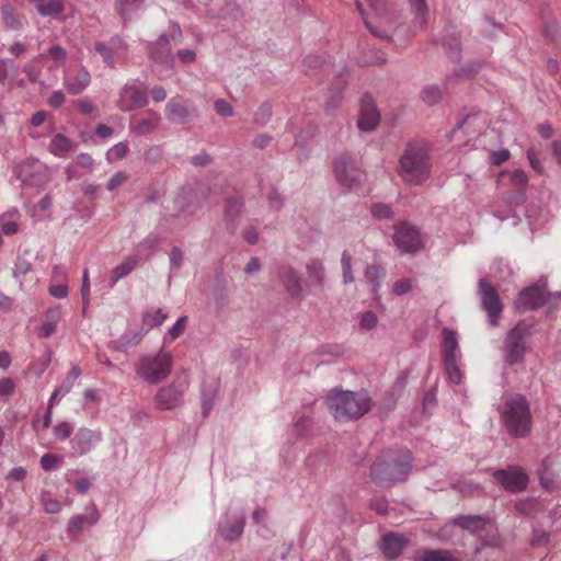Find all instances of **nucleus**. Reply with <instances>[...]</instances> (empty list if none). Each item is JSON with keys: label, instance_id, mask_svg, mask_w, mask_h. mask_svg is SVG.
<instances>
[{"label": "nucleus", "instance_id": "f257e3e1", "mask_svg": "<svg viewBox=\"0 0 561 561\" xmlns=\"http://www.w3.org/2000/svg\"><path fill=\"white\" fill-rule=\"evenodd\" d=\"M413 457L409 450L386 451L370 467V478L380 486H390L407 480Z\"/></svg>", "mask_w": 561, "mask_h": 561}, {"label": "nucleus", "instance_id": "f03ea898", "mask_svg": "<svg viewBox=\"0 0 561 561\" xmlns=\"http://www.w3.org/2000/svg\"><path fill=\"white\" fill-rule=\"evenodd\" d=\"M325 403L337 421H356L371 408L366 391H351L334 388L325 397Z\"/></svg>", "mask_w": 561, "mask_h": 561}, {"label": "nucleus", "instance_id": "7ed1b4c3", "mask_svg": "<svg viewBox=\"0 0 561 561\" xmlns=\"http://www.w3.org/2000/svg\"><path fill=\"white\" fill-rule=\"evenodd\" d=\"M432 171V158L425 144H409L399 161V174L411 185L424 183Z\"/></svg>", "mask_w": 561, "mask_h": 561}, {"label": "nucleus", "instance_id": "20e7f679", "mask_svg": "<svg viewBox=\"0 0 561 561\" xmlns=\"http://www.w3.org/2000/svg\"><path fill=\"white\" fill-rule=\"evenodd\" d=\"M172 367L173 356L161 348L156 354L141 356L135 366V373L144 382L158 385L170 376Z\"/></svg>", "mask_w": 561, "mask_h": 561}, {"label": "nucleus", "instance_id": "39448f33", "mask_svg": "<svg viewBox=\"0 0 561 561\" xmlns=\"http://www.w3.org/2000/svg\"><path fill=\"white\" fill-rule=\"evenodd\" d=\"M503 423L512 437H525L530 432L531 414L523 396H515L505 402Z\"/></svg>", "mask_w": 561, "mask_h": 561}, {"label": "nucleus", "instance_id": "423d86ee", "mask_svg": "<svg viewBox=\"0 0 561 561\" xmlns=\"http://www.w3.org/2000/svg\"><path fill=\"white\" fill-rule=\"evenodd\" d=\"M529 335L530 325L525 321L518 322L507 332L503 342V359L507 365L513 366L524 360L528 351Z\"/></svg>", "mask_w": 561, "mask_h": 561}, {"label": "nucleus", "instance_id": "0eeeda50", "mask_svg": "<svg viewBox=\"0 0 561 561\" xmlns=\"http://www.w3.org/2000/svg\"><path fill=\"white\" fill-rule=\"evenodd\" d=\"M547 286V278L541 276L537 284L523 289L515 301L516 308L519 311H527L538 309L549 301L557 302L561 297V293H545Z\"/></svg>", "mask_w": 561, "mask_h": 561}, {"label": "nucleus", "instance_id": "6e6552de", "mask_svg": "<svg viewBox=\"0 0 561 561\" xmlns=\"http://www.w3.org/2000/svg\"><path fill=\"white\" fill-rule=\"evenodd\" d=\"M15 174L22 186L43 187L50 181L49 169L35 158H28L16 165Z\"/></svg>", "mask_w": 561, "mask_h": 561}, {"label": "nucleus", "instance_id": "1a4fd4ad", "mask_svg": "<svg viewBox=\"0 0 561 561\" xmlns=\"http://www.w3.org/2000/svg\"><path fill=\"white\" fill-rule=\"evenodd\" d=\"M333 169L336 181L345 187L352 188L362 181L363 172L355 154L347 152L339 156L334 160Z\"/></svg>", "mask_w": 561, "mask_h": 561}, {"label": "nucleus", "instance_id": "9d476101", "mask_svg": "<svg viewBox=\"0 0 561 561\" xmlns=\"http://www.w3.org/2000/svg\"><path fill=\"white\" fill-rule=\"evenodd\" d=\"M393 242L401 253L414 254L424 247L420 229L408 221L399 222L393 227Z\"/></svg>", "mask_w": 561, "mask_h": 561}, {"label": "nucleus", "instance_id": "9b49d317", "mask_svg": "<svg viewBox=\"0 0 561 561\" xmlns=\"http://www.w3.org/2000/svg\"><path fill=\"white\" fill-rule=\"evenodd\" d=\"M148 104L147 87L139 80H129L119 91L116 106L122 112H131Z\"/></svg>", "mask_w": 561, "mask_h": 561}, {"label": "nucleus", "instance_id": "f8f14e48", "mask_svg": "<svg viewBox=\"0 0 561 561\" xmlns=\"http://www.w3.org/2000/svg\"><path fill=\"white\" fill-rule=\"evenodd\" d=\"M245 514L242 510H227L218 523V534L226 541H237L243 534Z\"/></svg>", "mask_w": 561, "mask_h": 561}, {"label": "nucleus", "instance_id": "ddd939ff", "mask_svg": "<svg viewBox=\"0 0 561 561\" xmlns=\"http://www.w3.org/2000/svg\"><path fill=\"white\" fill-rule=\"evenodd\" d=\"M479 295L483 310L486 312L489 322L492 327L497 324L503 306L494 286L484 278L479 280Z\"/></svg>", "mask_w": 561, "mask_h": 561}, {"label": "nucleus", "instance_id": "4468645a", "mask_svg": "<svg viewBox=\"0 0 561 561\" xmlns=\"http://www.w3.org/2000/svg\"><path fill=\"white\" fill-rule=\"evenodd\" d=\"M103 439L101 430L81 427L70 439L71 455L81 457L90 453Z\"/></svg>", "mask_w": 561, "mask_h": 561}, {"label": "nucleus", "instance_id": "2eb2a0df", "mask_svg": "<svg viewBox=\"0 0 561 561\" xmlns=\"http://www.w3.org/2000/svg\"><path fill=\"white\" fill-rule=\"evenodd\" d=\"M493 478L503 489L511 493L522 492L528 485L527 474L518 468L495 470Z\"/></svg>", "mask_w": 561, "mask_h": 561}, {"label": "nucleus", "instance_id": "dca6fc26", "mask_svg": "<svg viewBox=\"0 0 561 561\" xmlns=\"http://www.w3.org/2000/svg\"><path fill=\"white\" fill-rule=\"evenodd\" d=\"M186 389L187 385L185 383H171L160 388L154 396L157 408L160 410L176 409L182 404Z\"/></svg>", "mask_w": 561, "mask_h": 561}, {"label": "nucleus", "instance_id": "f3484780", "mask_svg": "<svg viewBox=\"0 0 561 561\" xmlns=\"http://www.w3.org/2000/svg\"><path fill=\"white\" fill-rule=\"evenodd\" d=\"M380 122V113L376 107L375 101L370 95H364L360 100L359 116L357 127L362 131L374 130Z\"/></svg>", "mask_w": 561, "mask_h": 561}, {"label": "nucleus", "instance_id": "a211bd4d", "mask_svg": "<svg viewBox=\"0 0 561 561\" xmlns=\"http://www.w3.org/2000/svg\"><path fill=\"white\" fill-rule=\"evenodd\" d=\"M306 285L310 291L323 290L327 282V271L321 259L311 257L306 262Z\"/></svg>", "mask_w": 561, "mask_h": 561}, {"label": "nucleus", "instance_id": "6ab92c4d", "mask_svg": "<svg viewBox=\"0 0 561 561\" xmlns=\"http://www.w3.org/2000/svg\"><path fill=\"white\" fill-rule=\"evenodd\" d=\"M160 122L161 115L158 112L153 110H147L140 117H133L130 119L129 130L137 136H145L154 131L158 128Z\"/></svg>", "mask_w": 561, "mask_h": 561}, {"label": "nucleus", "instance_id": "aec40b11", "mask_svg": "<svg viewBox=\"0 0 561 561\" xmlns=\"http://www.w3.org/2000/svg\"><path fill=\"white\" fill-rule=\"evenodd\" d=\"M151 59L168 70L174 68V57L170 47V39L165 34L159 36L156 43L150 48Z\"/></svg>", "mask_w": 561, "mask_h": 561}, {"label": "nucleus", "instance_id": "412c9836", "mask_svg": "<svg viewBox=\"0 0 561 561\" xmlns=\"http://www.w3.org/2000/svg\"><path fill=\"white\" fill-rule=\"evenodd\" d=\"M277 276L286 288L288 295L293 299L301 300V279L296 270L288 264L280 265L277 271Z\"/></svg>", "mask_w": 561, "mask_h": 561}, {"label": "nucleus", "instance_id": "4be33fe9", "mask_svg": "<svg viewBox=\"0 0 561 561\" xmlns=\"http://www.w3.org/2000/svg\"><path fill=\"white\" fill-rule=\"evenodd\" d=\"M490 522L491 518L483 515H459L450 518L448 524L458 526L472 535H480Z\"/></svg>", "mask_w": 561, "mask_h": 561}, {"label": "nucleus", "instance_id": "5701e85b", "mask_svg": "<svg viewBox=\"0 0 561 561\" xmlns=\"http://www.w3.org/2000/svg\"><path fill=\"white\" fill-rule=\"evenodd\" d=\"M409 541L410 540L404 535L391 531L381 537L379 547L388 559H396L409 545Z\"/></svg>", "mask_w": 561, "mask_h": 561}, {"label": "nucleus", "instance_id": "b1692460", "mask_svg": "<svg viewBox=\"0 0 561 561\" xmlns=\"http://www.w3.org/2000/svg\"><path fill=\"white\" fill-rule=\"evenodd\" d=\"M91 83V76L88 69L81 66L75 73L64 78V85L71 95L81 94Z\"/></svg>", "mask_w": 561, "mask_h": 561}, {"label": "nucleus", "instance_id": "393cba45", "mask_svg": "<svg viewBox=\"0 0 561 561\" xmlns=\"http://www.w3.org/2000/svg\"><path fill=\"white\" fill-rule=\"evenodd\" d=\"M191 111L180 95L171 98L165 105V117L172 124H184L190 119Z\"/></svg>", "mask_w": 561, "mask_h": 561}, {"label": "nucleus", "instance_id": "a878e982", "mask_svg": "<svg viewBox=\"0 0 561 561\" xmlns=\"http://www.w3.org/2000/svg\"><path fill=\"white\" fill-rule=\"evenodd\" d=\"M243 207L244 201L241 196H231L226 199L224 217L228 229L236 230Z\"/></svg>", "mask_w": 561, "mask_h": 561}, {"label": "nucleus", "instance_id": "bb28decb", "mask_svg": "<svg viewBox=\"0 0 561 561\" xmlns=\"http://www.w3.org/2000/svg\"><path fill=\"white\" fill-rule=\"evenodd\" d=\"M147 333L148 329L145 328L137 331H126L118 339L113 340L110 347L117 352H126L128 348L138 345Z\"/></svg>", "mask_w": 561, "mask_h": 561}, {"label": "nucleus", "instance_id": "cd10ccee", "mask_svg": "<svg viewBox=\"0 0 561 561\" xmlns=\"http://www.w3.org/2000/svg\"><path fill=\"white\" fill-rule=\"evenodd\" d=\"M145 0H115L114 9L126 26L133 18L142 9Z\"/></svg>", "mask_w": 561, "mask_h": 561}, {"label": "nucleus", "instance_id": "c85d7f7f", "mask_svg": "<svg viewBox=\"0 0 561 561\" xmlns=\"http://www.w3.org/2000/svg\"><path fill=\"white\" fill-rule=\"evenodd\" d=\"M100 519V514L95 507V505H92L85 514L83 515H75L70 518L67 527V531L69 534L76 535L79 534L83 525L87 524L89 526L95 525Z\"/></svg>", "mask_w": 561, "mask_h": 561}, {"label": "nucleus", "instance_id": "c756f323", "mask_svg": "<svg viewBox=\"0 0 561 561\" xmlns=\"http://www.w3.org/2000/svg\"><path fill=\"white\" fill-rule=\"evenodd\" d=\"M442 335H443V358L444 359L460 358L461 353L459 350L457 332L451 329L444 328Z\"/></svg>", "mask_w": 561, "mask_h": 561}, {"label": "nucleus", "instance_id": "7c9ffc66", "mask_svg": "<svg viewBox=\"0 0 561 561\" xmlns=\"http://www.w3.org/2000/svg\"><path fill=\"white\" fill-rule=\"evenodd\" d=\"M412 559L413 561H460L450 551L443 549L416 550Z\"/></svg>", "mask_w": 561, "mask_h": 561}, {"label": "nucleus", "instance_id": "2f4dec72", "mask_svg": "<svg viewBox=\"0 0 561 561\" xmlns=\"http://www.w3.org/2000/svg\"><path fill=\"white\" fill-rule=\"evenodd\" d=\"M364 276L366 279V283L371 288V293L374 297L376 298L378 296V291L381 287V282L386 276V270L381 265H367L364 272Z\"/></svg>", "mask_w": 561, "mask_h": 561}, {"label": "nucleus", "instance_id": "473e14b6", "mask_svg": "<svg viewBox=\"0 0 561 561\" xmlns=\"http://www.w3.org/2000/svg\"><path fill=\"white\" fill-rule=\"evenodd\" d=\"M42 16L58 18L65 11L64 0H33Z\"/></svg>", "mask_w": 561, "mask_h": 561}, {"label": "nucleus", "instance_id": "72a5a7b5", "mask_svg": "<svg viewBox=\"0 0 561 561\" xmlns=\"http://www.w3.org/2000/svg\"><path fill=\"white\" fill-rule=\"evenodd\" d=\"M501 543V539L499 536V531L495 527H493L492 523L490 522V525L485 527V530H483L476 543V552L480 551L483 548H495L499 547Z\"/></svg>", "mask_w": 561, "mask_h": 561}, {"label": "nucleus", "instance_id": "f704fd0d", "mask_svg": "<svg viewBox=\"0 0 561 561\" xmlns=\"http://www.w3.org/2000/svg\"><path fill=\"white\" fill-rule=\"evenodd\" d=\"M137 264L138 259L136 256H128L125 259L121 264L113 268L110 278V286L113 287L118 280L130 274L136 268Z\"/></svg>", "mask_w": 561, "mask_h": 561}, {"label": "nucleus", "instance_id": "c9c22d12", "mask_svg": "<svg viewBox=\"0 0 561 561\" xmlns=\"http://www.w3.org/2000/svg\"><path fill=\"white\" fill-rule=\"evenodd\" d=\"M61 318V312L59 308H50L46 311L45 322L39 328L38 334L41 337H49L56 332V325Z\"/></svg>", "mask_w": 561, "mask_h": 561}, {"label": "nucleus", "instance_id": "e433bc0d", "mask_svg": "<svg viewBox=\"0 0 561 561\" xmlns=\"http://www.w3.org/2000/svg\"><path fill=\"white\" fill-rule=\"evenodd\" d=\"M1 13L3 23L8 28L19 31L23 27V16L19 14L12 5L3 4L1 7Z\"/></svg>", "mask_w": 561, "mask_h": 561}, {"label": "nucleus", "instance_id": "4c0bfd02", "mask_svg": "<svg viewBox=\"0 0 561 561\" xmlns=\"http://www.w3.org/2000/svg\"><path fill=\"white\" fill-rule=\"evenodd\" d=\"M72 140L62 134H56L48 146V151L56 156L61 157L72 148Z\"/></svg>", "mask_w": 561, "mask_h": 561}, {"label": "nucleus", "instance_id": "58836bf2", "mask_svg": "<svg viewBox=\"0 0 561 561\" xmlns=\"http://www.w3.org/2000/svg\"><path fill=\"white\" fill-rule=\"evenodd\" d=\"M311 424L312 422L308 416L301 415L298 419H296L287 434L288 440L295 442L300 437L305 436L309 432Z\"/></svg>", "mask_w": 561, "mask_h": 561}, {"label": "nucleus", "instance_id": "ea45409f", "mask_svg": "<svg viewBox=\"0 0 561 561\" xmlns=\"http://www.w3.org/2000/svg\"><path fill=\"white\" fill-rule=\"evenodd\" d=\"M168 319V312L162 309L148 310L142 312V323L141 328L148 329V331L152 328L161 325Z\"/></svg>", "mask_w": 561, "mask_h": 561}, {"label": "nucleus", "instance_id": "a19ab883", "mask_svg": "<svg viewBox=\"0 0 561 561\" xmlns=\"http://www.w3.org/2000/svg\"><path fill=\"white\" fill-rule=\"evenodd\" d=\"M18 217L19 211L16 209H12L0 216L1 230L5 236H13L19 231V225L16 222Z\"/></svg>", "mask_w": 561, "mask_h": 561}, {"label": "nucleus", "instance_id": "79ce46f5", "mask_svg": "<svg viewBox=\"0 0 561 561\" xmlns=\"http://www.w3.org/2000/svg\"><path fill=\"white\" fill-rule=\"evenodd\" d=\"M412 9L415 11L414 26L422 30L426 24L428 13L425 0H409Z\"/></svg>", "mask_w": 561, "mask_h": 561}, {"label": "nucleus", "instance_id": "37998d69", "mask_svg": "<svg viewBox=\"0 0 561 561\" xmlns=\"http://www.w3.org/2000/svg\"><path fill=\"white\" fill-rule=\"evenodd\" d=\"M51 357H53V353L50 350H46L45 353L38 357L37 359L33 360L31 364H30V371L35 376V377H41L45 370L48 368L50 362H51Z\"/></svg>", "mask_w": 561, "mask_h": 561}, {"label": "nucleus", "instance_id": "c03bdc74", "mask_svg": "<svg viewBox=\"0 0 561 561\" xmlns=\"http://www.w3.org/2000/svg\"><path fill=\"white\" fill-rule=\"evenodd\" d=\"M460 358L444 359L445 373L450 383L459 385L461 382V370L459 367Z\"/></svg>", "mask_w": 561, "mask_h": 561}, {"label": "nucleus", "instance_id": "a18cd8bd", "mask_svg": "<svg viewBox=\"0 0 561 561\" xmlns=\"http://www.w3.org/2000/svg\"><path fill=\"white\" fill-rule=\"evenodd\" d=\"M342 266V283L350 285L354 282V274L352 268V255L347 251H343L341 255Z\"/></svg>", "mask_w": 561, "mask_h": 561}, {"label": "nucleus", "instance_id": "49530a36", "mask_svg": "<svg viewBox=\"0 0 561 561\" xmlns=\"http://www.w3.org/2000/svg\"><path fill=\"white\" fill-rule=\"evenodd\" d=\"M420 96L424 103L432 106L442 100L443 93L437 85H427L421 91Z\"/></svg>", "mask_w": 561, "mask_h": 561}, {"label": "nucleus", "instance_id": "de8ad7c7", "mask_svg": "<svg viewBox=\"0 0 561 561\" xmlns=\"http://www.w3.org/2000/svg\"><path fill=\"white\" fill-rule=\"evenodd\" d=\"M272 105L268 102L262 103L254 113L253 121L260 126L266 125L272 117Z\"/></svg>", "mask_w": 561, "mask_h": 561}, {"label": "nucleus", "instance_id": "09e8293b", "mask_svg": "<svg viewBox=\"0 0 561 561\" xmlns=\"http://www.w3.org/2000/svg\"><path fill=\"white\" fill-rule=\"evenodd\" d=\"M46 57L53 59L54 61H56L57 64L60 62V61H64L67 57V51L66 49H64L61 46L59 45H51L48 50H47V55L45 54H39L36 58V60L38 61H43L46 59Z\"/></svg>", "mask_w": 561, "mask_h": 561}, {"label": "nucleus", "instance_id": "8fccbe9b", "mask_svg": "<svg viewBox=\"0 0 561 561\" xmlns=\"http://www.w3.org/2000/svg\"><path fill=\"white\" fill-rule=\"evenodd\" d=\"M95 50L102 56L103 58V61L111 68H114L115 67V58L116 55L115 53L112 50L111 47H108L107 44L105 43H98L95 45Z\"/></svg>", "mask_w": 561, "mask_h": 561}, {"label": "nucleus", "instance_id": "3c124183", "mask_svg": "<svg viewBox=\"0 0 561 561\" xmlns=\"http://www.w3.org/2000/svg\"><path fill=\"white\" fill-rule=\"evenodd\" d=\"M72 388V385L64 380V382L53 391L48 400V405L53 407L57 404L66 394L70 392Z\"/></svg>", "mask_w": 561, "mask_h": 561}, {"label": "nucleus", "instance_id": "603ef678", "mask_svg": "<svg viewBox=\"0 0 561 561\" xmlns=\"http://www.w3.org/2000/svg\"><path fill=\"white\" fill-rule=\"evenodd\" d=\"M378 323V318L376 313L371 310H367L360 314L359 319V329L363 331H369L376 328Z\"/></svg>", "mask_w": 561, "mask_h": 561}, {"label": "nucleus", "instance_id": "864d4df0", "mask_svg": "<svg viewBox=\"0 0 561 561\" xmlns=\"http://www.w3.org/2000/svg\"><path fill=\"white\" fill-rule=\"evenodd\" d=\"M62 457L54 454H44L41 458V467L45 471H53L61 463Z\"/></svg>", "mask_w": 561, "mask_h": 561}, {"label": "nucleus", "instance_id": "5fc2aeb1", "mask_svg": "<svg viewBox=\"0 0 561 561\" xmlns=\"http://www.w3.org/2000/svg\"><path fill=\"white\" fill-rule=\"evenodd\" d=\"M73 426L68 422H60L53 427V434L57 440H66L70 437Z\"/></svg>", "mask_w": 561, "mask_h": 561}, {"label": "nucleus", "instance_id": "6e6d98bb", "mask_svg": "<svg viewBox=\"0 0 561 561\" xmlns=\"http://www.w3.org/2000/svg\"><path fill=\"white\" fill-rule=\"evenodd\" d=\"M371 214L377 219H391L393 211L391 207L383 203H377L371 206Z\"/></svg>", "mask_w": 561, "mask_h": 561}, {"label": "nucleus", "instance_id": "4d7b16f0", "mask_svg": "<svg viewBox=\"0 0 561 561\" xmlns=\"http://www.w3.org/2000/svg\"><path fill=\"white\" fill-rule=\"evenodd\" d=\"M128 153V145L124 141H119L115 144L108 151H107V159L108 160H121L124 159Z\"/></svg>", "mask_w": 561, "mask_h": 561}, {"label": "nucleus", "instance_id": "13d9d810", "mask_svg": "<svg viewBox=\"0 0 561 561\" xmlns=\"http://www.w3.org/2000/svg\"><path fill=\"white\" fill-rule=\"evenodd\" d=\"M160 240L161 236L158 232L152 231L139 242L137 249L139 251L151 250L160 242Z\"/></svg>", "mask_w": 561, "mask_h": 561}, {"label": "nucleus", "instance_id": "bf43d9fd", "mask_svg": "<svg viewBox=\"0 0 561 561\" xmlns=\"http://www.w3.org/2000/svg\"><path fill=\"white\" fill-rule=\"evenodd\" d=\"M170 268L171 271H178L182 267L184 255L180 248L173 247L169 252Z\"/></svg>", "mask_w": 561, "mask_h": 561}, {"label": "nucleus", "instance_id": "052dcab7", "mask_svg": "<svg viewBox=\"0 0 561 561\" xmlns=\"http://www.w3.org/2000/svg\"><path fill=\"white\" fill-rule=\"evenodd\" d=\"M214 110L216 111V113L218 115L224 116V117H231L234 115L233 107L225 99H217L214 102Z\"/></svg>", "mask_w": 561, "mask_h": 561}, {"label": "nucleus", "instance_id": "680f3d73", "mask_svg": "<svg viewBox=\"0 0 561 561\" xmlns=\"http://www.w3.org/2000/svg\"><path fill=\"white\" fill-rule=\"evenodd\" d=\"M186 322H187L186 316L180 317L176 320V322L169 329L168 336L171 340H175V339L180 337L185 331Z\"/></svg>", "mask_w": 561, "mask_h": 561}, {"label": "nucleus", "instance_id": "e2e57ef3", "mask_svg": "<svg viewBox=\"0 0 561 561\" xmlns=\"http://www.w3.org/2000/svg\"><path fill=\"white\" fill-rule=\"evenodd\" d=\"M31 263L24 257L19 256L14 263L13 277L20 278L31 271Z\"/></svg>", "mask_w": 561, "mask_h": 561}, {"label": "nucleus", "instance_id": "0e129e2a", "mask_svg": "<svg viewBox=\"0 0 561 561\" xmlns=\"http://www.w3.org/2000/svg\"><path fill=\"white\" fill-rule=\"evenodd\" d=\"M75 105L78 108V111L83 115H91L96 110L95 103L89 98H82L77 100L75 102Z\"/></svg>", "mask_w": 561, "mask_h": 561}, {"label": "nucleus", "instance_id": "69168bd1", "mask_svg": "<svg viewBox=\"0 0 561 561\" xmlns=\"http://www.w3.org/2000/svg\"><path fill=\"white\" fill-rule=\"evenodd\" d=\"M107 45H108V47L112 48V50L115 53L117 58L125 56L126 45L121 37H118V36L112 37Z\"/></svg>", "mask_w": 561, "mask_h": 561}, {"label": "nucleus", "instance_id": "338daca9", "mask_svg": "<svg viewBox=\"0 0 561 561\" xmlns=\"http://www.w3.org/2000/svg\"><path fill=\"white\" fill-rule=\"evenodd\" d=\"M511 157V153L507 149H501V150H496V151H491L490 152V162L493 164V165H501L503 164L505 161H507Z\"/></svg>", "mask_w": 561, "mask_h": 561}, {"label": "nucleus", "instance_id": "774afa93", "mask_svg": "<svg viewBox=\"0 0 561 561\" xmlns=\"http://www.w3.org/2000/svg\"><path fill=\"white\" fill-rule=\"evenodd\" d=\"M549 534L542 529H534L531 537L533 547L546 546L549 541Z\"/></svg>", "mask_w": 561, "mask_h": 561}]
</instances>
